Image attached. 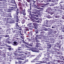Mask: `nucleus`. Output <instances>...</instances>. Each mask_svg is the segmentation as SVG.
Instances as JSON below:
<instances>
[{
	"label": "nucleus",
	"instance_id": "obj_42",
	"mask_svg": "<svg viewBox=\"0 0 64 64\" xmlns=\"http://www.w3.org/2000/svg\"><path fill=\"white\" fill-rule=\"evenodd\" d=\"M39 59V57L38 56H37L36 57V58L34 59V60H36V59L38 60Z\"/></svg>",
	"mask_w": 64,
	"mask_h": 64
},
{
	"label": "nucleus",
	"instance_id": "obj_62",
	"mask_svg": "<svg viewBox=\"0 0 64 64\" xmlns=\"http://www.w3.org/2000/svg\"><path fill=\"white\" fill-rule=\"evenodd\" d=\"M62 18L63 19H64V15H62Z\"/></svg>",
	"mask_w": 64,
	"mask_h": 64
},
{
	"label": "nucleus",
	"instance_id": "obj_11",
	"mask_svg": "<svg viewBox=\"0 0 64 64\" xmlns=\"http://www.w3.org/2000/svg\"><path fill=\"white\" fill-rule=\"evenodd\" d=\"M30 13L31 14V13H33V14H38V13L37 12H32L30 11Z\"/></svg>",
	"mask_w": 64,
	"mask_h": 64
},
{
	"label": "nucleus",
	"instance_id": "obj_37",
	"mask_svg": "<svg viewBox=\"0 0 64 64\" xmlns=\"http://www.w3.org/2000/svg\"><path fill=\"white\" fill-rule=\"evenodd\" d=\"M26 39L28 40V41H31V40H32L31 39H30V38H27Z\"/></svg>",
	"mask_w": 64,
	"mask_h": 64
},
{
	"label": "nucleus",
	"instance_id": "obj_27",
	"mask_svg": "<svg viewBox=\"0 0 64 64\" xmlns=\"http://www.w3.org/2000/svg\"><path fill=\"white\" fill-rule=\"evenodd\" d=\"M63 4H60V6L61 7H64V3H63Z\"/></svg>",
	"mask_w": 64,
	"mask_h": 64
},
{
	"label": "nucleus",
	"instance_id": "obj_50",
	"mask_svg": "<svg viewBox=\"0 0 64 64\" xmlns=\"http://www.w3.org/2000/svg\"><path fill=\"white\" fill-rule=\"evenodd\" d=\"M18 23H16V26H17L18 27H19V26L18 25Z\"/></svg>",
	"mask_w": 64,
	"mask_h": 64
},
{
	"label": "nucleus",
	"instance_id": "obj_17",
	"mask_svg": "<svg viewBox=\"0 0 64 64\" xmlns=\"http://www.w3.org/2000/svg\"><path fill=\"white\" fill-rule=\"evenodd\" d=\"M22 14L23 15H24V16L26 15V13H25V10H23Z\"/></svg>",
	"mask_w": 64,
	"mask_h": 64
},
{
	"label": "nucleus",
	"instance_id": "obj_16",
	"mask_svg": "<svg viewBox=\"0 0 64 64\" xmlns=\"http://www.w3.org/2000/svg\"><path fill=\"white\" fill-rule=\"evenodd\" d=\"M5 25H6V26L7 27H9L10 26V25L8 24V22H6L4 24Z\"/></svg>",
	"mask_w": 64,
	"mask_h": 64
},
{
	"label": "nucleus",
	"instance_id": "obj_44",
	"mask_svg": "<svg viewBox=\"0 0 64 64\" xmlns=\"http://www.w3.org/2000/svg\"><path fill=\"white\" fill-rule=\"evenodd\" d=\"M55 57H59L60 58V59H62V58H61V57L60 56H56Z\"/></svg>",
	"mask_w": 64,
	"mask_h": 64
},
{
	"label": "nucleus",
	"instance_id": "obj_20",
	"mask_svg": "<svg viewBox=\"0 0 64 64\" xmlns=\"http://www.w3.org/2000/svg\"><path fill=\"white\" fill-rule=\"evenodd\" d=\"M14 46H16V45H18V42H14Z\"/></svg>",
	"mask_w": 64,
	"mask_h": 64
},
{
	"label": "nucleus",
	"instance_id": "obj_23",
	"mask_svg": "<svg viewBox=\"0 0 64 64\" xmlns=\"http://www.w3.org/2000/svg\"><path fill=\"white\" fill-rule=\"evenodd\" d=\"M11 3H15V0H11Z\"/></svg>",
	"mask_w": 64,
	"mask_h": 64
},
{
	"label": "nucleus",
	"instance_id": "obj_48",
	"mask_svg": "<svg viewBox=\"0 0 64 64\" xmlns=\"http://www.w3.org/2000/svg\"><path fill=\"white\" fill-rule=\"evenodd\" d=\"M4 11H6V12H10V11L7 10H4Z\"/></svg>",
	"mask_w": 64,
	"mask_h": 64
},
{
	"label": "nucleus",
	"instance_id": "obj_30",
	"mask_svg": "<svg viewBox=\"0 0 64 64\" xmlns=\"http://www.w3.org/2000/svg\"><path fill=\"white\" fill-rule=\"evenodd\" d=\"M22 42L24 43V44H26V42L23 39L22 40Z\"/></svg>",
	"mask_w": 64,
	"mask_h": 64
},
{
	"label": "nucleus",
	"instance_id": "obj_5",
	"mask_svg": "<svg viewBox=\"0 0 64 64\" xmlns=\"http://www.w3.org/2000/svg\"><path fill=\"white\" fill-rule=\"evenodd\" d=\"M52 24H53L54 26H56V21L54 20H52Z\"/></svg>",
	"mask_w": 64,
	"mask_h": 64
},
{
	"label": "nucleus",
	"instance_id": "obj_32",
	"mask_svg": "<svg viewBox=\"0 0 64 64\" xmlns=\"http://www.w3.org/2000/svg\"><path fill=\"white\" fill-rule=\"evenodd\" d=\"M22 46L23 47H26V45L22 44Z\"/></svg>",
	"mask_w": 64,
	"mask_h": 64
},
{
	"label": "nucleus",
	"instance_id": "obj_22",
	"mask_svg": "<svg viewBox=\"0 0 64 64\" xmlns=\"http://www.w3.org/2000/svg\"><path fill=\"white\" fill-rule=\"evenodd\" d=\"M18 56L20 57H23L24 56V54H18Z\"/></svg>",
	"mask_w": 64,
	"mask_h": 64
},
{
	"label": "nucleus",
	"instance_id": "obj_55",
	"mask_svg": "<svg viewBox=\"0 0 64 64\" xmlns=\"http://www.w3.org/2000/svg\"><path fill=\"white\" fill-rule=\"evenodd\" d=\"M39 48H39V50H42V48H41L42 47H41Z\"/></svg>",
	"mask_w": 64,
	"mask_h": 64
},
{
	"label": "nucleus",
	"instance_id": "obj_57",
	"mask_svg": "<svg viewBox=\"0 0 64 64\" xmlns=\"http://www.w3.org/2000/svg\"><path fill=\"white\" fill-rule=\"evenodd\" d=\"M7 43L8 44H10V43H11V42L9 41H8L7 42Z\"/></svg>",
	"mask_w": 64,
	"mask_h": 64
},
{
	"label": "nucleus",
	"instance_id": "obj_61",
	"mask_svg": "<svg viewBox=\"0 0 64 64\" xmlns=\"http://www.w3.org/2000/svg\"><path fill=\"white\" fill-rule=\"evenodd\" d=\"M48 39L49 40H52V38H48Z\"/></svg>",
	"mask_w": 64,
	"mask_h": 64
},
{
	"label": "nucleus",
	"instance_id": "obj_49",
	"mask_svg": "<svg viewBox=\"0 0 64 64\" xmlns=\"http://www.w3.org/2000/svg\"><path fill=\"white\" fill-rule=\"evenodd\" d=\"M5 37H9V35H8L7 34H6L5 36Z\"/></svg>",
	"mask_w": 64,
	"mask_h": 64
},
{
	"label": "nucleus",
	"instance_id": "obj_14",
	"mask_svg": "<svg viewBox=\"0 0 64 64\" xmlns=\"http://www.w3.org/2000/svg\"><path fill=\"white\" fill-rule=\"evenodd\" d=\"M25 57H20V58H18V59H20L21 60H25Z\"/></svg>",
	"mask_w": 64,
	"mask_h": 64
},
{
	"label": "nucleus",
	"instance_id": "obj_60",
	"mask_svg": "<svg viewBox=\"0 0 64 64\" xmlns=\"http://www.w3.org/2000/svg\"><path fill=\"white\" fill-rule=\"evenodd\" d=\"M44 2H45L48 3V0H44Z\"/></svg>",
	"mask_w": 64,
	"mask_h": 64
},
{
	"label": "nucleus",
	"instance_id": "obj_19",
	"mask_svg": "<svg viewBox=\"0 0 64 64\" xmlns=\"http://www.w3.org/2000/svg\"><path fill=\"white\" fill-rule=\"evenodd\" d=\"M11 38H12V39L15 38L16 39H18V38L16 37H14V35H11Z\"/></svg>",
	"mask_w": 64,
	"mask_h": 64
},
{
	"label": "nucleus",
	"instance_id": "obj_43",
	"mask_svg": "<svg viewBox=\"0 0 64 64\" xmlns=\"http://www.w3.org/2000/svg\"><path fill=\"white\" fill-rule=\"evenodd\" d=\"M34 61V60H32V61H31V62H34V63L35 64H37V63H36V62L35 61Z\"/></svg>",
	"mask_w": 64,
	"mask_h": 64
},
{
	"label": "nucleus",
	"instance_id": "obj_51",
	"mask_svg": "<svg viewBox=\"0 0 64 64\" xmlns=\"http://www.w3.org/2000/svg\"><path fill=\"white\" fill-rule=\"evenodd\" d=\"M14 3H12V4H10V5L11 6H14Z\"/></svg>",
	"mask_w": 64,
	"mask_h": 64
},
{
	"label": "nucleus",
	"instance_id": "obj_58",
	"mask_svg": "<svg viewBox=\"0 0 64 64\" xmlns=\"http://www.w3.org/2000/svg\"><path fill=\"white\" fill-rule=\"evenodd\" d=\"M62 7H61L60 6V5L59 6H58V8H60V9H62Z\"/></svg>",
	"mask_w": 64,
	"mask_h": 64
},
{
	"label": "nucleus",
	"instance_id": "obj_8",
	"mask_svg": "<svg viewBox=\"0 0 64 64\" xmlns=\"http://www.w3.org/2000/svg\"><path fill=\"white\" fill-rule=\"evenodd\" d=\"M36 49H34L33 50H31L32 52H38V53H39L40 51L39 50L36 51L35 50Z\"/></svg>",
	"mask_w": 64,
	"mask_h": 64
},
{
	"label": "nucleus",
	"instance_id": "obj_35",
	"mask_svg": "<svg viewBox=\"0 0 64 64\" xmlns=\"http://www.w3.org/2000/svg\"><path fill=\"white\" fill-rule=\"evenodd\" d=\"M14 11H18V9L17 8H14Z\"/></svg>",
	"mask_w": 64,
	"mask_h": 64
},
{
	"label": "nucleus",
	"instance_id": "obj_26",
	"mask_svg": "<svg viewBox=\"0 0 64 64\" xmlns=\"http://www.w3.org/2000/svg\"><path fill=\"white\" fill-rule=\"evenodd\" d=\"M19 11H18L17 10L16 12V15H18V14H19Z\"/></svg>",
	"mask_w": 64,
	"mask_h": 64
},
{
	"label": "nucleus",
	"instance_id": "obj_56",
	"mask_svg": "<svg viewBox=\"0 0 64 64\" xmlns=\"http://www.w3.org/2000/svg\"><path fill=\"white\" fill-rule=\"evenodd\" d=\"M29 46H32V43H31L30 44H29Z\"/></svg>",
	"mask_w": 64,
	"mask_h": 64
},
{
	"label": "nucleus",
	"instance_id": "obj_12",
	"mask_svg": "<svg viewBox=\"0 0 64 64\" xmlns=\"http://www.w3.org/2000/svg\"><path fill=\"white\" fill-rule=\"evenodd\" d=\"M40 34L41 35H43V34H44V33H45V32L43 30L40 31Z\"/></svg>",
	"mask_w": 64,
	"mask_h": 64
},
{
	"label": "nucleus",
	"instance_id": "obj_46",
	"mask_svg": "<svg viewBox=\"0 0 64 64\" xmlns=\"http://www.w3.org/2000/svg\"><path fill=\"white\" fill-rule=\"evenodd\" d=\"M26 6L27 7H28V6H29V4H28V3H26Z\"/></svg>",
	"mask_w": 64,
	"mask_h": 64
},
{
	"label": "nucleus",
	"instance_id": "obj_13",
	"mask_svg": "<svg viewBox=\"0 0 64 64\" xmlns=\"http://www.w3.org/2000/svg\"><path fill=\"white\" fill-rule=\"evenodd\" d=\"M40 63H48V62H47L46 61H40Z\"/></svg>",
	"mask_w": 64,
	"mask_h": 64
},
{
	"label": "nucleus",
	"instance_id": "obj_54",
	"mask_svg": "<svg viewBox=\"0 0 64 64\" xmlns=\"http://www.w3.org/2000/svg\"><path fill=\"white\" fill-rule=\"evenodd\" d=\"M8 8H12V9H13V8H14V7L9 6L8 7Z\"/></svg>",
	"mask_w": 64,
	"mask_h": 64
},
{
	"label": "nucleus",
	"instance_id": "obj_64",
	"mask_svg": "<svg viewBox=\"0 0 64 64\" xmlns=\"http://www.w3.org/2000/svg\"><path fill=\"white\" fill-rule=\"evenodd\" d=\"M48 18H51V16H48Z\"/></svg>",
	"mask_w": 64,
	"mask_h": 64
},
{
	"label": "nucleus",
	"instance_id": "obj_15",
	"mask_svg": "<svg viewBox=\"0 0 64 64\" xmlns=\"http://www.w3.org/2000/svg\"><path fill=\"white\" fill-rule=\"evenodd\" d=\"M51 44H48V46L46 47V48L47 49H50V48H51Z\"/></svg>",
	"mask_w": 64,
	"mask_h": 64
},
{
	"label": "nucleus",
	"instance_id": "obj_29",
	"mask_svg": "<svg viewBox=\"0 0 64 64\" xmlns=\"http://www.w3.org/2000/svg\"><path fill=\"white\" fill-rule=\"evenodd\" d=\"M22 24H24V23L25 22V20H22Z\"/></svg>",
	"mask_w": 64,
	"mask_h": 64
},
{
	"label": "nucleus",
	"instance_id": "obj_24",
	"mask_svg": "<svg viewBox=\"0 0 64 64\" xmlns=\"http://www.w3.org/2000/svg\"><path fill=\"white\" fill-rule=\"evenodd\" d=\"M47 25H47V24H42V26H46V27H48V26Z\"/></svg>",
	"mask_w": 64,
	"mask_h": 64
},
{
	"label": "nucleus",
	"instance_id": "obj_36",
	"mask_svg": "<svg viewBox=\"0 0 64 64\" xmlns=\"http://www.w3.org/2000/svg\"><path fill=\"white\" fill-rule=\"evenodd\" d=\"M31 21H32V22H35L36 21L35 20H34L33 18H32L31 20Z\"/></svg>",
	"mask_w": 64,
	"mask_h": 64
},
{
	"label": "nucleus",
	"instance_id": "obj_53",
	"mask_svg": "<svg viewBox=\"0 0 64 64\" xmlns=\"http://www.w3.org/2000/svg\"><path fill=\"white\" fill-rule=\"evenodd\" d=\"M35 31L36 33V34H37V33H38V31L36 30H35Z\"/></svg>",
	"mask_w": 64,
	"mask_h": 64
},
{
	"label": "nucleus",
	"instance_id": "obj_59",
	"mask_svg": "<svg viewBox=\"0 0 64 64\" xmlns=\"http://www.w3.org/2000/svg\"><path fill=\"white\" fill-rule=\"evenodd\" d=\"M63 1H62L61 2H60V3H64V0H62Z\"/></svg>",
	"mask_w": 64,
	"mask_h": 64
},
{
	"label": "nucleus",
	"instance_id": "obj_39",
	"mask_svg": "<svg viewBox=\"0 0 64 64\" xmlns=\"http://www.w3.org/2000/svg\"><path fill=\"white\" fill-rule=\"evenodd\" d=\"M34 19H36V20H38L39 19V18H37L36 17H34Z\"/></svg>",
	"mask_w": 64,
	"mask_h": 64
},
{
	"label": "nucleus",
	"instance_id": "obj_2",
	"mask_svg": "<svg viewBox=\"0 0 64 64\" xmlns=\"http://www.w3.org/2000/svg\"><path fill=\"white\" fill-rule=\"evenodd\" d=\"M6 19L7 20H9V19H10V17H11V14L9 15V14H8V15L6 16Z\"/></svg>",
	"mask_w": 64,
	"mask_h": 64
},
{
	"label": "nucleus",
	"instance_id": "obj_40",
	"mask_svg": "<svg viewBox=\"0 0 64 64\" xmlns=\"http://www.w3.org/2000/svg\"><path fill=\"white\" fill-rule=\"evenodd\" d=\"M25 28H26V31H29V30L28 29V27H25Z\"/></svg>",
	"mask_w": 64,
	"mask_h": 64
},
{
	"label": "nucleus",
	"instance_id": "obj_7",
	"mask_svg": "<svg viewBox=\"0 0 64 64\" xmlns=\"http://www.w3.org/2000/svg\"><path fill=\"white\" fill-rule=\"evenodd\" d=\"M44 58H42L43 60H46V61H47V60H48V59H49V57H47V58H45V57H44Z\"/></svg>",
	"mask_w": 64,
	"mask_h": 64
},
{
	"label": "nucleus",
	"instance_id": "obj_6",
	"mask_svg": "<svg viewBox=\"0 0 64 64\" xmlns=\"http://www.w3.org/2000/svg\"><path fill=\"white\" fill-rule=\"evenodd\" d=\"M48 20H46L44 22V24H46L47 25H48Z\"/></svg>",
	"mask_w": 64,
	"mask_h": 64
},
{
	"label": "nucleus",
	"instance_id": "obj_18",
	"mask_svg": "<svg viewBox=\"0 0 64 64\" xmlns=\"http://www.w3.org/2000/svg\"><path fill=\"white\" fill-rule=\"evenodd\" d=\"M18 30H14V31H13V33H18Z\"/></svg>",
	"mask_w": 64,
	"mask_h": 64
},
{
	"label": "nucleus",
	"instance_id": "obj_28",
	"mask_svg": "<svg viewBox=\"0 0 64 64\" xmlns=\"http://www.w3.org/2000/svg\"><path fill=\"white\" fill-rule=\"evenodd\" d=\"M28 29L30 30H33V28H32L31 27H29L28 28Z\"/></svg>",
	"mask_w": 64,
	"mask_h": 64
},
{
	"label": "nucleus",
	"instance_id": "obj_45",
	"mask_svg": "<svg viewBox=\"0 0 64 64\" xmlns=\"http://www.w3.org/2000/svg\"><path fill=\"white\" fill-rule=\"evenodd\" d=\"M14 22H13V21H10V23L11 24V23H14Z\"/></svg>",
	"mask_w": 64,
	"mask_h": 64
},
{
	"label": "nucleus",
	"instance_id": "obj_9",
	"mask_svg": "<svg viewBox=\"0 0 64 64\" xmlns=\"http://www.w3.org/2000/svg\"><path fill=\"white\" fill-rule=\"evenodd\" d=\"M44 57H45V58H47V57H49V54H45L44 55Z\"/></svg>",
	"mask_w": 64,
	"mask_h": 64
},
{
	"label": "nucleus",
	"instance_id": "obj_34",
	"mask_svg": "<svg viewBox=\"0 0 64 64\" xmlns=\"http://www.w3.org/2000/svg\"><path fill=\"white\" fill-rule=\"evenodd\" d=\"M32 2L34 5H35V4H36V1L33 0L32 1Z\"/></svg>",
	"mask_w": 64,
	"mask_h": 64
},
{
	"label": "nucleus",
	"instance_id": "obj_10",
	"mask_svg": "<svg viewBox=\"0 0 64 64\" xmlns=\"http://www.w3.org/2000/svg\"><path fill=\"white\" fill-rule=\"evenodd\" d=\"M32 24L34 26V27L36 28H37V24H36L34 22H32Z\"/></svg>",
	"mask_w": 64,
	"mask_h": 64
},
{
	"label": "nucleus",
	"instance_id": "obj_63",
	"mask_svg": "<svg viewBox=\"0 0 64 64\" xmlns=\"http://www.w3.org/2000/svg\"><path fill=\"white\" fill-rule=\"evenodd\" d=\"M56 61H57V62H60V60H56Z\"/></svg>",
	"mask_w": 64,
	"mask_h": 64
},
{
	"label": "nucleus",
	"instance_id": "obj_41",
	"mask_svg": "<svg viewBox=\"0 0 64 64\" xmlns=\"http://www.w3.org/2000/svg\"><path fill=\"white\" fill-rule=\"evenodd\" d=\"M50 9H51V8L50 7L48 8L46 10V12L48 11V10H50Z\"/></svg>",
	"mask_w": 64,
	"mask_h": 64
},
{
	"label": "nucleus",
	"instance_id": "obj_38",
	"mask_svg": "<svg viewBox=\"0 0 64 64\" xmlns=\"http://www.w3.org/2000/svg\"><path fill=\"white\" fill-rule=\"evenodd\" d=\"M18 53H23V50H21V51H19L18 50Z\"/></svg>",
	"mask_w": 64,
	"mask_h": 64
},
{
	"label": "nucleus",
	"instance_id": "obj_21",
	"mask_svg": "<svg viewBox=\"0 0 64 64\" xmlns=\"http://www.w3.org/2000/svg\"><path fill=\"white\" fill-rule=\"evenodd\" d=\"M14 29H19V28L16 26H15L14 27Z\"/></svg>",
	"mask_w": 64,
	"mask_h": 64
},
{
	"label": "nucleus",
	"instance_id": "obj_4",
	"mask_svg": "<svg viewBox=\"0 0 64 64\" xmlns=\"http://www.w3.org/2000/svg\"><path fill=\"white\" fill-rule=\"evenodd\" d=\"M40 39H43L44 40H48V38H45L44 37H40Z\"/></svg>",
	"mask_w": 64,
	"mask_h": 64
},
{
	"label": "nucleus",
	"instance_id": "obj_1",
	"mask_svg": "<svg viewBox=\"0 0 64 64\" xmlns=\"http://www.w3.org/2000/svg\"><path fill=\"white\" fill-rule=\"evenodd\" d=\"M27 26L28 27H29L34 28V26H33L32 25V23H29L28 24Z\"/></svg>",
	"mask_w": 64,
	"mask_h": 64
},
{
	"label": "nucleus",
	"instance_id": "obj_47",
	"mask_svg": "<svg viewBox=\"0 0 64 64\" xmlns=\"http://www.w3.org/2000/svg\"><path fill=\"white\" fill-rule=\"evenodd\" d=\"M18 50H16L14 51L15 52H16L17 53H18Z\"/></svg>",
	"mask_w": 64,
	"mask_h": 64
},
{
	"label": "nucleus",
	"instance_id": "obj_33",
	"mask_svg": "<svg viewBox=\"0 0 64 64\" xmlns=\"http://www.w3.org/2000/svg\"><path fill=\"white\" fill-rule=\"evenodd\" d=\"M13 17L14 18H16L17 17V16L14 14L13 15Z\"/></svg>",
	"mask_w": 64,
	"mask_h": 64
},
{
	"label": "nucleus",
	"instance_id": "obj_52",
	"mask_svg": "<svg viewBox=\"0 0 64 64\" xmlns=\"http://www.w3.org/2000/svg\"><path fill=\"white\" fill-rule=\"evenodd\" d=\"M62 16V15L61 14H60V15H58V18H60V17H61Z\"/></svg>",
	"mask_w": 64,
	"mask_h": 64
},
{
	"label": "nucleus",
	"instance_id": "obj_31",
	"mask_svg": "<svg viewBox=\"0 0 64 64\" xmlns=\"http://www.w3.org/2000/svg\"><path fill=\"white\" fill-rule=\"evenodd\" d=\"M14 56H17L18 55V54L15 52H14Z\"/></svg>",
	"mask_w": 64,
	"mask_h": 64
},
{
	"label": "nucleus",
	"instance_id": "obj_25",
	"mask_svg": "<svg viewBox=\"0 0 64 64\" xmlns=\"http://www.w3.org/2000/svg\"><path fill=\"white\" fill-rule=\"evenodd\" d=\"M55 5V4L54 3H51V4H50L49 6H54V5Z\"/></svg>",
	"mask_w": 64,
	"mask_h": 64
},
{
	"label": "nucleus",
	"instance_id": "obj_3",
	"mask_svg": "<svg viewBox=\"0 0 64 64\" xmlns=\"http://www.w3.org/2000/svg\"><path fill=\"white\" fill-rule=\"evenodd\" d=\"M33 42H36L37 43H38V42H40V41L39 40H38V39H36L35 40V38H33Z\"/></svg>",
	"mask_w": 64,
	"mask_h": 64
}]
</instances>
